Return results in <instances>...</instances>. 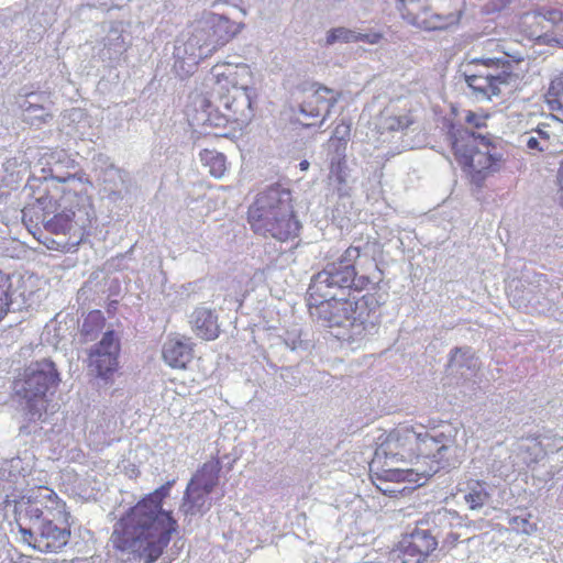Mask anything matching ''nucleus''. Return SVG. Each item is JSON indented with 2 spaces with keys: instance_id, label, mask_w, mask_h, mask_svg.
I'll use <instances>...</instances> for the list:
<instances>
[{
  "instance_id": "nucleus-34",
  "label": "nucleus",
  "mask_w": 563,
  "mask_h": 563,
  "mask_svg": "<svg viewBox=\"0 0 563 563\" xmlns=\"http://www.w3.org/2000/svg\"><path fill=\"white\" fill-rule=\"evenodd\" d=\"M544 19L550 20L554 24V32L563 41V11L551 10L544 13Z\"/></svg>"
},
{
  "instance_id": "nucleus-38",
  "label": "nucleus",
  "mask_w": 563,
  "mask_h": 563,
  "mask_svg": "<svg viewBox=\"0 0 563 563\" xmlns=\"http://www.w3.org/2000/svg\"><path fill=\"white\" fill-rule=\"evenodd\" d=\"M534 131L537 133V137L541 142H543L544 144L549 143V140L551 137V133L549 131V124L548 123H540Z\"/></svg>"
},
{
  "instance_id": "nucleus-41",
  "label": "nucleus",
  "mask_w": 563,
  "mask_h": 563,
  "mask_svg": "<svg viewBox=\"0 0 563 563\" xmlns=\"http://www.w3.org/2000/svg\"><path fill=\"white\" fill-rule=\"evenodd\" d=\"M299 166H300L301 170H307L309 168V162L302 161V162H300Z\"/></svg>"
},
{
  "instance_id": "nucleus-40",
  "label": "nucleus",
  "mask_w": 563,
  "mask_h": 563,
  "mask_svg": "<svg viewBox=\"0 0 563 563\" xmlns=\"http://www.w3.org/2000/svg\"><path fill=\"white\" fill-rule=\"evenodd\" d=\"M399 1H400V7H399L400 12H401V9L405 8V5L413 8V3H421L420 0H399Z\"/></svg>"
},
{
  "instance_id": "nucleus-2",
  "label": "nucleus",
  "mask_w": 563,
  "mask_h": 563,
  "mask_svg": "<svg viewBox=\"0 0 563 563\" xmlns=\"http://www.w3.org/2000/svg\"><path fill=\"white\" fill-rule=\"evenodd\" d=\"M212 77L209 89L195 98L197 121L206 129L219 130L214 136H227L223 130L244 121L251 109L247 90L252 71L245 64H218L212 67Z\"/></svg>"
},
{
  "instance_id": "nucleus-9",
  "label": "nucleus",
  "mask_w": 563,
  "mask_h": 563,
  "mask_svg": "<svg viewBox=\"0 0 563 563\" xmlns=\"http://www.w3.org/2000/svg\"><path fill=\"white\" fill-rule=\"evenodd\" d=\"M120 353L121 343L115 332H104L101 340L88 352V369L104 383H113L120 368Z\"/></svg>"
},
{
  "instance_id": "nucleus-25",
  "label": "nucleus",
  "mask_w": 563,
  "mask_h": 563,
  "mask_svg": "<svg viewBox=\"0 0 563 563\" xmlns=\"http://www.w3.org/2000/svg\"><path fill=\"white\" fill-rule=\"evenodd\" d=\"M352 135V121L350 118H338L333 122V130L328 141L331 152H346Z\"/></svg>"
},
{
  "instance_id": "nucleus-33",
  "label": "nucleus",
  "mask_w": 563,
  "mask_h": 563,
  "mask_svg": "<svg viewBox=\"0 0 563 563\" xmlns=\"http://www.w3.org/2000/svg\"><path fill=\"white\" fill-rule=\"evenodd\" d=\"M81 242V232L78 234V240L67 241V242H57L53 239H46L43 243L46 245L48 250L58 251L62 253H67L71 249L76 247Z\"/></svg>"
},
{
  "instance_id": "nucleus-36",
  "label": "nucleus",
  "mask_w": 563,
  "mask_h": 563,
  "mask_svg": "<svg viewBox=\"0 0 563 563\" xmlns=\"http://www.w3.org/2000/svg\"><path fill=\"white\" fill-rule=\"evenodd\" d=\"M487 119L488 114L476 113L473 111H467L465 114V122L476 129L486 126Z\"/></svg>"
},
{
  "instance_id": "nucleus-24",
  "label": "nucleus",
  "mask_w": 563,
  "mask_h": 563,
  "mask_svg": "<svg viewBox=\"0 0 563 563\" xmlns=\"http://www.w3.org/2000/svg\"><path fill=\"white\" fill-rule=\"evenodd\" d=\"M238 32V27L230 22L229 19L220 18L208 31H205L206 37L210 40L211 49L214 51L219 46L231 41Z\"/></svg>"
},
{
  "instance_id": "nucleus-3",
  "label": "nucleus",
  "mask_w": 563,
  "mask_h": 563,
  "mask_svg": "<svg viewBox=\"0 0 563 563\" xmlns=\"http://www.w3.org/2000/svg\"><path fill=\"white\" fill-rule=\"evenodd\" d=\"M462 71L476 98L492 100L518 89L528 68L522 57L509 55L497 41L488 40L482 55L465 57Z\"/></svg>"
},
{
  "instance_id": "nucleus-7",
  "label": "nucleus",
  "mask_w": 563,
  "mask_h": 563,
  "mask_svg": "<svg viewBox=\"0 0 563 563\" xmlns=\"http://www.w3.org/2000/svg\"><path fill=\"white\" fill-rule=\"evenodd\" d=\"M361 257V247L350 245L338 261L328 263L323 269L313 275L308 288V296H328L347 289L361 292L374 287L368 275H360L356 262Z\"/></svg>"
},
{
  "instance_id": "nucleus-29",
  "label": "nucleus",
  "mask_w": 563,
  "mask_h": 563,
  "mask_svg": "<svg viewBox=\"0 0 563 563\" xmlns=\"http://www.w3.org/2000/svg\"><path fill=\"white\" fill-rule=\"evenodd\" d=\"M489 497L490 495L484 487V483L476 481L464 499L468 507L475 510L482 508L488 501Z\"/></svg>"
},
{
  "instance_id": "nucleus-23",
  "label": "nucleus",
  "mask_w": 563,
  "mask_h": 563,
  "mask_svg": "<svg viewBox=\"0 0 563 563\" xmlns=\"http://www.w3.org/2000/svg\"><path fill=\"white\" fill-rule=\"evenodd\" d=\"M333 156L330 159L329 164V183L338 189V191H342L347 184L349 177V167L346 159V152H332Z\"/></svg>"
},
{
  "instance_id": "nucleus-26",
  "label": "nucleus",
  "mask_w": 563,
  "mask_h": 563,
  "mask_svg": "<svg viewBox=\"0 0 563 563\" xmlns=\"http://www.w3.org/2000/svg\"><path fill=\"white\" fill-rule=\"evenodd\" d=\"M544 101L552 117L563 123V78L551 80L544 95Z\"/></svg>"
},
{
  "instance_id": "nucleus-6",
  "label": "nucleus",
  "mask_w": 563,
  "mask_h": 563,
  "mask_svg": "<svg viewBox=\"0 0 563 563\" xmlns=\"http://www.w3.org/2000/svg\"><path fill=\"white\" fill-rule=\"evenodd\" d=\"M366 296L360 299L354 297H338V292H330L328 296H308L309 312L312 318L321 321L328 327L351 328L349 340L363 339L373 322L369 320V310L360 306L366 303Z\"/></svg>"
},
{
  "instance_id": "nucleus-39",
  "label": "nucleus",
  "mask_w": 563,
  "mask_h": 563,
  "mask_svg": "<svg viewBox=\"0 0 563 563\" xmlns=\"http://www.w3.org/2000/svg\"><path fill=\"white\" fill-rule=\"evenodd\" d=\"M526 145L529 150L543 151L544 145L541 144V141L537 136L528 137Z\"/></svg>"
},
{
  "instance_id": "nucleus-14",
  "label": "nucleus",
  "mask_w": 563,
  "mask_h": 563,
  "mask_svg": "<svg viewBox=\"0 0 563 563\" xmlns=\"http://www.w3.org/2000/svg\"><path fill=\"white\" fill-rule=\"evenodd\" d=\"M417 443V431L412 427L399 426L391 430L375 451L374 470L376 473L385 472L380 465V456L384 454H390L401 462L416 460Z\"/></svg>"
},
{
  "instance_id": "nucleus-11",
  "label": "nucleus",
  "mask_w": 563,
  "mask_h": 563,
  "mask_svg": "<svg viewBox=\"0 0 563 563\" xmlns=\"http://www.w3.org/2000/svg\"><path fill=\"white\" fill-rule=\"evenodd\" d=\"M22 541L42 553L60 551L70 539L69 521H48L38 525L36 532L19 525Z\"/></svg>"
},
{
  "instance_id": "nucleus-12",
  "label": "nucleus",
  "mask_w": 563,
  "mask_h": 563,
  "mask_svg": "<svg viewBox=\"0 0 563 563\" xmlns=\"http://www.w3.org/2000/svg\"><path fill=\"white\" fill-rule=\"evenodd\" d=\"M24 515L31 521H67L69 512L66 503L51 488L37 487L27 498Z\"/></svg>"
},
{
  "instance_id": "nucleus-37",
  "label": "nucleus",
  "mask_w": 563,
  "mask_h": 563,
  "mask_svg": "<svg viewBox=\"0 0 563 563\" xmlns=\"http://www.w3.org/2000/svg\"><path fill=\"white\" fill-rule=\"evenodd\" d=\"M384 38L383 33L380 32H371V33H357L356 32V42H364L371 45L378 44Z\"/></svg>"
},
{
  "instance_id": "nucleus-20",
  "label": "nucleus",
  "mask_w": 563,
  "mask_h": 563,
  "mask_svg": "<svg viewBox=\"0 0 563 563\" xmlns=\"http://www.w3.org/2000/svg\"><path fill=\"white\" fill-rule=\"evenodd\" d=\"M195 344L189 336L170 335L163 345L164 361L175 369H186L194 360Z\"/></svg>"
},
{
  "instance_id": "nucleus-30",
  "label": "nucleus",
  "mask_w": 563,
  "mask_h": 563,
  "mask_svg": "<svg viewBox=\"0 0 563 563\" xmlns=\"http://www.w3.org/2000/svg\"><path fill=\"white\" fill-rule=\"evenodd\" d=\"M336 42L356 43V32L344 26L333 27L327 33L325 43L333 45Z\"/></svg>"
},
{
  "instance_id": "nucleus-5",
  "label": "nucleus",
  "mask_w": 563,
  "mask_h": 563,
  "mask_svg": "<svg viewBox=\"0 0 563 563\" xmlns=\"http://www.w3.org/2000/svg\"><path fill=\"white\" fill-rule=\"evenodd\" d=\"M252 231L263 238L285 243L299 236L301 223L288 188L274 184L261 190L247 209Z\"/></svg>"
},
{
  "instance_id": "nucleus-10",
  "label": "nucleus",
  "mask_w": 563,
  "mask_h": 563,
  "mask_svg": "<svg viewBox=\"0 0 563 563\" xmlns=\"http://www.w3.org/2000/svg\"><path fill=\"white\" fill-rule=\"evenodd\" d=\"M380 457V465L385 471L383 473L376 474L374 470L375 455L369 462V477L379 492L389 497H397L406 490L410 492L416 487L404 485L405 483H416L418 474L409 468L397 467L395 464L401 462V460H396L390 454H384Z\"/></svg>"
},
{
  "instance_id": "nucleus-21",
  "label": "nucleus",
  "mask_w": 563,
  "mask_h": 563,
  "mask_svg": "<svg viewBox=\"0 0 563 563\" xmlns=\"http://www.w3.org/2000/svg\"><path fill=\"white\" fill-rule=\"evenodd\" d=\"M191 329L201 340L213 341L220 335V325L214 310L197 307L191 313Z\"/></svg>"
},
{
  "instance_id": "nucleus-13",
  "label": "nucleus",
  "mask_w": 563,
  "mask_h": 563,
  "mask_svg": "<svg viewBox=\"0 0 563 563\" xmlns=\"http://www.w3.org/2000/svg\"><path fill=\"white\" fill-rule=\"evenodd\" d=\"M438 540L430 530L413 529L406 533L393 550L395 563H427L438 548Z\"/></svg>"
},
{
  "instance_id": "nucleus-31",
  "label": "nucleus",
  "mask_w": 563,
  "mask_h": 563,
  "mask_svg": "<svg viewBox=\"0 0 563 563\" xmlns=\"http://www.w3.org/2000/svg\"><path fill=\"white\" fill-rule=\"evenodd\" d=\"M10 278L0 271V321L7 316L10 305Z\"/></svg>"
},
{
  "instance_id": "nucleus-35",
  "label": "nucleus",
  "mask_w": 563,
  "mask_h": 563,
  "mask_svg": "<svg viewBox=\"0 0 563 563\" xmlns=\"http://www.w3.org/2000/svg\"><path fill=\"white\" fill-rule=\"evenodd\" d=\"M415 122L411 113H406L402 115H397L391 119L390 129L391 130H406Z\"/></svg>"
},
{
  "instance_id": "nucleus-1",
  "label": "nucleus",
  "mask_w": 563,
  "mask_h": 563,
  "mask_svg": "<svg viewBox=\"0 0 563 563\" xmlns=\"http://www.w3.org/2000/svg\"><path fill=\"white\" fill-rule=\"evenodd\" d=\"M173 485L174 481L166 482L123 512L110 539L115 550L136 554L145 563L162 556L178 530L173 512L163 508Z\"/></svg>"
},
{
  "instance_id": "nucleus-17",
  "label": "nucleus",
  "mask_w": 563,
  "mask_h": 563,
  "mask_svg": "<svg viewBox=\"0 0 563 563\" xmlns=\"http://www.w3.org/2000/svg\"><path fill=\"white\" fill-rule=\"evenodd\" d=\"M481 146L463 167L476 187H482L485 180L501 167V156L493 153L495 146L485 137H481Z\"/></svg>"
},
{
  "instance_id": "nucleus-8",
  "label": "nucleus",
  "mask_w": 563,
  "mask_h": 563,
  "mask_svg": "<svg viewBox=\"0 0 563 563\" xmlns=\"http://www.w3.org/2000/svg\"><path fill=\"white\" fill-rule=\"evenodd\" d=\"M59 374L49 360H41L30 364L15 378V394L25 401V415L31 421L40 420L46 413L49 399L48 391L59 384Z\"/></svg>"
},
{
  "instance_id": "nucleus-4",
  "label": "nucleus",
  "mask_w": 563,
  "mask_h": 563,
  "mask_svg": "<svg viewBox=\"0 0 563 563\" xmlns=\"http://www.w3.org/2000/svg\"><path fill=\"white\" fill-rule=\"evenodd\" d=\"M30 187L42 210L46 214L53 213V217L44 222L45 230L52 234L75 236L78 240L84 227H79L75 219V208L88 199L90 181L75 175L64 178L49 176L34 179Z\"/></svg>"
},
{
  "instance_id": "nucleus-15",
  "label": "nucleus",
  "mask_w": 563,
  "mask_h": 563,
  "mask_svg": "<svg viewBox=\"0 0 563 563\" xmlns=\"http://www.w3.org/2000/svg\"><path fill=\"white\" fill-rule=\"evenodd\" d=\"M342 98V92L322 84L311 85L310 93L300 103L299 111L306 120V126L322 124L330 115L332 108Z\"/></svg>"
},
{
  "instance_id": "nucleus-28",
  "label": "nucleus",
  "mask_w": 563,
  "mask_h": 563,
  "mask_svg": "<svg viewBox=\"0 0 563 563\" xmlns=\"http://www.w3.org/2000/svg\"><path fill=\"white\" fill-rule=\"evenodd\" d=\"M106 324V318L100 310H91L87 313V316L84 318L82 324H81V335L87 339L91 340L96 334H98Z\"/></svg>"
},
{
  "instance_id": "nucleus-27",
  "label": "nucleus",
  "mask_w": 563,
  "mask_h": 563,
  "mask_svg": "<svg viewBox=\"0 0 563 563\" xmlns=\"http://www.w3.org/2000/svg\"><path fill=\"white\" fill-rule=\"evenodd\" d=\"M199 157L214 178H222L227 173V157L222 153L205 148L199 153Z\"/></svg>"
},
{
  "instance_id": "nucleus-32",
  "label": "nucleus",
  "mask_w": 563,
  "mask_h": 563,
  "mask_svg": "<svg viewBox=\"0 0 563 563\" xmlns=\"http://www.w3.org/2000/svg\"><path fill=\"white\" fill-rule=\"evenodd\" d=\"M531 517L530 514L526 517L515 516L508 523L517 533L531 534L537 531V523L531 521Z\"/></svg>"
},
{
  "instance_id": "nucleus-22",
  "label": "nucleus",
  "mask_w": 563,
  "mask_h": 563,
  "mask_svg": "<svg viewBox=\"0 0 563 563\" xmlns=\"http://www.w3.org/2000/svg\"><path fill=\"white\" fill-rule=\"evenodd\" d=\"M449 439L443 433L432 435L429 432H417L416 460L423 459H442V452L449 446Z\"/></svg>"
},
{
  "instance_id": "nucleus-18",
  "label": "nucleus",
  "mask_w": 563,
  "mask_h": 563,
  "mask_svg": "<svg viewBox=\"0 0 563 563\" xmlns=\"http://www.w3.org/2000/svg\"><path fill=\"white\" fill-rule=\"evenodd\" d=\"M481 137L482 136L475 135V133L470 132L463 126H457L453 123L449 125L446 140L455 161L462 168L465 167V164L473 153L479 148L478 144H481Z\"/></svg>"
},
{
  "instance_id": "nucleus-16",
  "label": "nucleus",
  "mask_w": 563,
  "mask_h": 563,
  "mask_svg": "<svg viewBox=\"0 0 563 563\" xmlns=\"http://www.w3.org/2000/svg\"><path fill=\"white\" fill-rule=\"evenodd\" d=\"M401 16L409 24L424 31L446 30L460 23L462 11L459 7L443 12H433L422 3H413V8L405 5Z\"/></svg>"
},
{
  "instance_id": "nucleus-19",
  "label": "nucleus",
  "mask_w": 563,
  "mask_h": 563,
  "mask_svg": "<svg viewBox=\"0 0 563 563\" xmlns=\"http://www.w3.org/2000/svg\"><path fill=\"white\" fill-rule=\"evenodd\" d=\"M221 465L218 459L207 461L192 476L186 489V499H201L218 485Z\"/></svg>"
}]
</instances>
